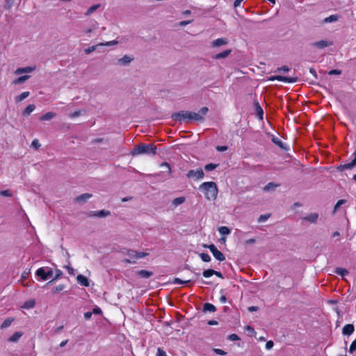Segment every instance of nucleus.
Here are the masks:
<instances>
[{"label":"nucleus","instance_id":"obj_20","mask_svg":"<svg viewBox=\"0 0 356 356\" xmlns=\"http://www.w3.org/2000/svg\"><path fill=\"white\" fill-rule=\"evenodd\" d=\"M30 273L31 268H26L24 270L21 275V282L24 286H27L29 285L27 284H24V280H26L29 278V275L30 274Z\"/></svg>","mask_w":356,"mask_h":356},{"label":"nucleus","instance_id":"obj_7","mask_svg":"<svg viewBox=\"0 0 356 356\" xmlns=\"http://www.w3.org/2000/svg\"><path fill=\"white\" fill-rule=\"evenodd\" d=\"M353 156L354 159L351 162L343 165H339V166L337 167V170L338 171L341 172L344 170L353 168L356 165V150L354 152Z\"/></svg>","mask_w":356,"mask_h":356},{"label":"nucleus","instance_id":"obj_12","mask_svg":"<svg viewBox=\"0 0 356 356\" xmlns=\"http://www.w3.org/2000/svg\"><path fill=\"white\" fill-rule=\"evenodd\" d=\"M134 60V58L131 57L128 55H124L122 58H119L118 60V64L122 65V66H127L129 65L131 61Z\"/></svg>","mask_w":356,"mask_h":356},{"label":"nucleus","instance_id":"obj_9","mask_svg":"<svg viewBox=\"0 0 356 356\" xmlns=\"http://www.w3.org/2000/svg\"><path fill=\"white\" fill-rule=\"evenodd\" d=\"M332 44H333L332 42L324 40L312 43V46H313L317 49H324V48L330 47Z\"/></svg>","mask_w":356,"mask_h":356},{"label":"nucleus","instance_id":"obj_23","mask_svg":"<svg viewBox=\"0 0 356 356\" xmlns=\"http://www.w3.org/2000/svg\"><path fill=\"white\" fill-rule=\"evenodd\" d=\"M33 70H34V68H33L31 67H19L16 70L15 74H22V73H30V72H33Z\"/></svg>","mask_w":356,"mask_h":356},{"label":"nucleus","instance_id":"obj_52","mask_svg":"<svg viewBox=\"0 0 356 356\" xmlns=\"http://www.w3.org/2000/svg\"><path fill=\"white\" fill-rule=\"evenodd\" d=\"M0 195L4 197H11L12 194L8 190L0 191Z\"/></svg>","mask_w":356,"mask_h":356},{"label":"nucleus","instance_id":"obj_49","mask_svg":"<svg viewBox=\"0 0 356 356\" xmlns=\"http://www.w3.org/2000/svg\"><path fill=\"white\" fill-rule=\"evenodd\" d=\"M213 351L220 355H225L227 353L224 351L223 350L219 349V348H213Z\"/></svg>","mask_w":356,"mask_h":356},{"label":"nucleus","instance_id":"obj_34","mask_svg":"<svg viewBox=\"0 0 356 356\" xmlns=\"http://www.w3.org/2000/svg\"><path fill=\"white\" fill-rule=\"evenodd\" d=\"M218 232L221 235H228L230 234V229L225 226H222L218 228Z\"/></svg>","mask_w":356,"mask_h":356},{"label":"nucleus","instance_id":"obj_60","mask_svg":"<svg viewBox=\"0 0 356 356\" xmlns=\"http://www.w3.org/2000/svg\"><path fill=\"white\" fill-rule=\"evenodd\" d=\"M92 313L95 314H101L102 313V312L99 307H96L92 309Z\"/></svg>","mask_w":356,"mask_h":356},{"label":"nucleus","instance_id":"obj_26","mask_svg":"<svg viewBox=\"0 0 356 356\" xmlns=\"http://www.w3.org/2000/svg\"><path fill=\"white\" fill-rule=\"evenodd\" d=\"M334 273L337 275H341L342 277L348 275V273H349L347 269L343 268H339V267L336 268L334 269Z\"/></svg>","mask_w":356,"mask_h":356},{"label":"nucleus","instance_id":"obj_51","mask_svg":"<svg viewBox=\"0 0 356 356\" xmlns=\"http://www.w3.org/2000/svg\"><path fill=\"white\" fill-rule=\"evenodd\" d=\"M356 350V340H354L350 344L349 352L353 353Z\"/></svg>","mask_w":356,"mask_h":356},{"label":"nucleus","instance_id":"obj_19","mask_svg":"<svg viewBox=\"0 0 356 356\" xmlns=\"http://www.w3.org/2000/svg\"><path fill=\"white\" fill-rule=\"evenodd\" d=\"M232 52V49L225 50L221 53L217 54L213 56L214 59H221L227 58Z\"/></svg>","mask_w":356,"mask_h":356},{"label":"nucleus","instance_id":"obj_59","mask_svg":"<svg viewBox=\"0 0 356 356\" xmlns=\"http://www.w3.org/2000/svg\"><path fill=\"white\" fill-rule=\"evenodd\" d=\"M63 275V273L60 270H56V275H55V277H54V279L56 280H58Z\"/></svg>","mask_w":356,"mask_h":356},{"label":"nucleus","instance_id":"obj_17","mask_svg":"<svg viewBox=\"0 0 356 356\" xmlns=\"http://www.w3.org/2000/svg\"><path fill=\"white\" fill-rule=\"evenodd\" d=\"M318 218V214L316 213H312L303 218L305 220L309 221L312 223H316Z\"/></svg>","mask_w":356,"mask_h":356},{"label":"nucleus","instance_id":"obj_41","mask_svg":"<svg viewBox=\"0 0 356 356\" xmlns=\"http://www.w3.org/2000/svg\"><path fill=\"white\" fill-rule=\"evenodd\" d=\"M13 322V319H10V318H7L6 319L3 323L1 325V328L3 329V328H6L8 327V326L10 325V324L12 323Z\"/></svg>","mask_w":356,"mask_h":356},{"label":"nucleus","instance_id":"obj_16","mask_svg":"<svg viewBox=\"0 0 356 356\" xmlns=\"http://www.w3.org/2000/svg\"><path fill=\"white\" fill-rule=\"evenodd\" d=\"M77 282L83 286H89V280L88 279L83 275H79L76 277Z\"/></svg>","mask_w":356,"mask_h":356},{"label":"nucleus","instance_id":"obj_54","mask_svg":"<svg viewBox=\"0 0 356 356\" xmlns=\"http://www.w3.org/2000/svg\"><path fill=\"white\" fill-rule=\"evenodd\" d=\"M290 70L289 67L286 65H284L281 67H278L277 70V72H281V71H283L284 72H287Z\"/></svg>","mask_w":356,"mask_h":356},{"label":"nucleus","instance_id":"obj_61","mask_svg":"<svg viewBox=\"0 0 356 356\" xmlns=\"http://www.w3.org/2000/svg\"><path fill=\"white\" fill-rule=\"evenodd\" d=\"M274 343L273 341H268L266 343V348L270 350L273 348Z\"/></svg>","mask_w":356,"mask_h":356},{"label":"nucleus","instance_id":"obj_28","mask_svg":"<svg viewBox=\"0 0 356 356\" xmlns=\"http://www.w3.org/2000/svg\"><path fill=\"white\" fill-rule=\"evenodd\" d=\"M213 255L217 260L220 261H222L225 259V257L224 256V254L218 250L214 251Z\"/></svg>","mask_w":356,"mask_h":356},{"label":"nucleus","instance_id":"obj_40","mask_svg":"<svg viewBox=\"0 0 356 356\" xmlns=\"http://www.w3.org/2000/svg\"><path fill=\"white\" fill-rule=\"evenodd\" d=\"M35 300H31L26 301L24 303V307L26 308V309L33 308L35 306Z\"/></svg>","mask_w":356,"mask_h":356},{"label":"nucleus","instance_id":"obj_15","mask_svg":"<svg viewBox=\"0 0 356 356\" xmlns=\"http://www.w3.org/2000/svg\"><path fill=\"white\" fill-rule=\"evenodd\" d=\"M254 105L255 107L257 116L259 118V120H262L264 118V111L262 108L261 107L258 102L255 101Z\"/></svg>","mask_w":356,"mask_h":356},{"label":"nucleus","instance_id":"obj_6","mask_svg":"<svg viewBox=\"0 0 356 356\" xmlns=\"http://www.w3.org/2000/svg\"><path fill=\"white\" fill-rule=\"evenodd\" d=\"M188 178H193L196 179H203L204 177V173L202 168H198L197 170H191L188 172L186 175Z\"/></svg>","mask_w":356,"mask_h":356},{"label":"nucleus","instance_id":"obj_53","mask_svg":"<svg viewBox=\"0 0 356 356\" xmlns=\"http://www.w3.org/2000/svg\"><path fill=\"white\" fill-rule=\"evenodd\" d=\"M156 356H167V354L162 348H158Z\"/></svg>","mask_w":356,"mask_h":356},{"label":"nucleus","instance_id":"obj_8","mask_svg":"<svg viewBox=\"0 0 356 356\" xmlns=\"http://www.w3.org/2000/svg\"><path fill=\"white\" fill-rule=\"evenodd\" d=\"M269 80L270 81L277 80V81H284V82H287V83H295L298 81V78L297 77H287V76H282L277 75V76H273L270 77Z\"/></svg>","mask_w":356,"mask_h":356},{"label":"nucleus","instance_id":"obj_2","mask_svg":"<svg viewBox=\"0 0 356 356\" xmlns=\"http://www.w3.org/2000/svg\"><path fill=\"white\" fill-rule=\"evenodd\" d=\"M199 189L204 193V195L207 200H214L216 199L218 190L215 182H204L200 186Z\"/></svg>","mask_w":356,"mask_h":356},{"label":"nucleus","instance_id":"obj_32","mask_svg":"<svg viewBox=\"0 0 356 356\" xmlns=\"http://www.w3.org/2000/svg\"><path fill=\"white\" fill-rule=\"evenodd\" d=\"M35 108V106L34 104H29L24 109L23 114L24 115H29L31 114V113H32L34 111Z\"/></svg>","mask_w":356,"mask_h":356},{"label":"nucleus","instance_id":"obj_63","mask_svg":"<svg viewBox=\"0 0 356 356\" xmlns=\"http://www.w3.org/2000/svg\"><path fill=\"white\" fill-rule=\"evenodd\" d=\"M161 167H165L167 168L168 173L170 172V164L167 162H163L161 165Z\"/></svg>","mask_w":356,"mask_h":356},{"label":"nucleus","instance_id":"obj_56","mask_svg":"<svg viewBox=\"0 0 356 356\" xmlns=\"http://www.w3.org/2000/svg\"><path fill=\"white\" fill-rule=\"evenodd\" d=\"M65 268L67 269V270L70 275H75L74 270L72 267H71L70 266H65Z\"/></svg>","mask_w":356,"mask_h":356},{"label":"nucleus","instance_id":"obj_33","mask_svg":"<svg viewBox=\"0 0 356 356\" xmlns=\"http://www.w3.org/2000/svg\"><path fill=\"white\" fill-rule=\"evenodd\" d=\"M339 19L338 15H332L328 17H326L323 19V23H330L332 22H336Z\"/></svg>","mask_w":356,"mask_h":356},{"label":"nucleus","instance_id":"obj_50","mask_svg":"<svg viewBox=\"0 0 356 356\" xmlns=\"http://www.w3.org/2000/svg\"><path fill=\"white\" fill-rule=\"evenodd\" d=\"M228 339L230 341H238L240 338L236 334H232L229 335Z\"/></svg>","mask_w":356,"mask_h":356},{"label":"nucleus","instance_id":"obj_58","mask_svg":"<svg viewBox=\"0 0 356 356\" xmlns=\"http://www.w3.org/2000/svg\"><path fill=\"white\" fill-rule=\"evenodd\" d=\"M204 247L208 248L212 254H213L214 251H216L218 250L213 244L204 245Z\"/></svg>","mask_w":356,"mask_h":356},{"label":"nucleus","instance_id":"obj_35","mask_svg":"<svg viewBox=\"0 0 356 356\" xmlns=\"http://www.w3.org/2000/svg\"><path fill=\"white\" fill-rule=\"evenodd\" d=\"M186 201V198L184 197H179L173 200L172 204L175 206H178Z\"/></svg>","mask_w":356,"mask_h":356},{"label":"nucleus","instance_id":"obj_64","mask_svg":"<svg viewBox=\"0 0 356 356\" xmlns=\"http://www.w3.org/2000/svg\"><path fill=\"white\" fill-rule=\"evenodd\" d=\"M92 314V312H87L84 313L85 319L89 320L91 318Z\"/></svg>","mask_w":356,"mask_h":356},{"label":"nucleus","instance_id":"obj_47","mask_svg":"<svg viewBox=\"0 0 356 356\" xmlns=\"http://www.w3.org/2000/svg\"><path fill=\"white\" fill-rule=\"evenodd\" d=\"M208 111H209V108L207 107L204 106V107L201 108L200 110L199 111V112L197 113L200 114L202 117H204V115H205Z\"/></svg>","mask_w":356,"mask_h":356},{"label":"nucleus","instance_id":"obj_14","mask_svg":"<svg viewBox=\"0 0 356 356\" xmlns=\"http://www.w3.org/2000/svg\"><path fill=\"white\" fill-rule=\"evenodd\" d=\"M355 331V327L353 324H347L342 329V334L343 335L350 336Z\"/></svg>","mask_w":356,"mask_h":356},{"label":"nucleus","instance_id":"obj_22","mask_svg":"<svg viewBox=\"0 0 356 356\" xmlns=\"http://www.w3.org/2000/svg\"><path fill=\"white\" fill-rule=\"evenodd\" d=\"M56 114L54 112H48L47 113H45L44 115H42L40 118V120L41 121H46V120H51L52 118H54V117H56Z\"/></svg>","mask_w":356,"mask_h":356},{"label":"nucleus","instance_id":"obj_30","mask_svg":"<svg viewBox=\"0 0 356 356\" xmlns=\"http://www.w3.org/2000/svg\"><path fill=\"white\" fill-rule=\"evenodd\" d=\"M98 27V23L97 22H93L91 26L88 29H86L85 31H84V33L89 35V34L90 33H92L94 30L97 29Z\"/></svg>","mask_w":356,"mask_h":356},{"label":"nucleus","instance_id":"obj_27","mask_svg":"<svg viewBox=\"0 0 356 356\" xmlns=\"http://www.w3.org/2000/svg\"><path fill=\"white\" fill-rule=\"evenodd\" d=\"M30 76L29 75H24L18 77L15 80L13 81L14 84H20L24 82H25L26 80L29 79Z\"/></svg>","mask_w":356,"mask_h":356},{"label":"nucleus","instance_id":"obj_5","mask_svg":"<svg viewBox=\"0 0 356 356\" xmlns=\"http://www.w3.org/2000/svg\"><path fill=\"white\" fill-rule=\"evenodd\" d=\"M36 275L42 280H47L53 275V270L51 269L48 270L47 271L45 270L44 268H40L36 271Z\"/></svg>","mask_w":356,"mask_h":356},{"label":"nucleus","instance_id":"obj_1","mask_svg":"<svg viewBox=\"0 0 356 356\" xmlns=\"http://www.w3.org/2000/svg\"><path fill=\"white\" fill-rule=\"evenodd\" d=\"M171 118L175 121L180 122H187L190 120L203 122L204 120V118L202 117L200 114H197V113L193 111H181L177 113H172L171 115Z\"/></svg>","mask_w":356,"mask_h":356},{"label":"nucleus","instance_id":"obj_10","mask_svg":"<svg viewBox=\"0 0 356 356\" xmlns=\"http://www.w3.org/2000/svg\"><path fill=\"white\" fill-rule=\"evenodd\" d=\"M202 275L204 277H209L215 275L220 278H222V279L223 278V275L220 272L216 271L213 269H207V270H204L202 273Z\"/></svg>","mask_w":356,"mask_h":356},{"label":"nucleus","instance_id":"obj_36","mask_svg":"<svg viewBox=\"0 0 356 356\" xmlns=\"http://www.w3.org/2000/svg\"><path fill=\"white\" fill-rule=\"evenodd\" d=\"M29 95V92H24L17 97H16L15 100L17 102H21L24 100L25 98L28 97Z\"/></svg>","mask_w":356,"mask_h":356},{"label":"nucleus","instance_id":"obj_21","mask_svg":"<svg viewBox=\"0 0 356 356\" xmlns=\"http://www.w3.org/2000/svg\"><path fill=\"white\" fill-rule=\"evenodd\" d=\"M137 274L140 277L147 279L151 277L153 275V273L147 270H140L137 273Z\"/></svg>","mask_w":356,"mask_h":356},{"label":"nucleus","instance_id":"obj_3","mask_svg":"<svg viewBox=\"0 0 356 356\" xmlns=\"http://www.w3.org/2000/svg\"><path fill=\"white\" fill-rule=\"evenodd\" d=\"M156 146L154 144L140 143L135 146L130 154L132 156H136L139 154L155 155L156 154Z\"/></svg>","mask_w":356,"mask_h":356},{"label":"nucleus","instance_id":"obj_38","mask_svg":"<svg viewBox=\"0 0 356 356\" xmlns=\"http://www.w3.org/2000/svg\"><path fill=\"white\" fill-rule=\"evenodd\" d=\"M272 141L282 149H286L285 147L284 146L283 143L278 138L273 137L272 138Z\"/></svg>","mask_w":356,"mask_h":356},{"label":"nucleus","instance_id":"obj_11","mask_svg":"<svg viewBox=\"0 0 356 356\" xmlns=\"http://www.w3.org/2000/svg\"><path fill=\"white\" fill-rule=\"evenodd\" d=\"M111 215V212L106 210H101L97 211H91L89 216L104 218Z\"/></svg>","mask_w":356,"mask_h":356},{"label":"nucleus","instance_id":"obj_13","mask_svg":"<svg viewBox=\"0 0 356 356\" xmlns=\"http://www.w3.org/2000/svg\"><path fill=\"white\" fill-rule=\"evenodd\" d=\"M229 42V40L226 38H218L212 42L211 46L213 47H218L220 46L225 45Z\"/></svg>","mask_w":356,"mask_h":356},{"label":"nucleus","instance_id":"obj_4","mask_svg":"<svg viewBox=\"0 0 356 356\" xmlns=\"http://www.w3.org/2000/svg\"><path fill=\"white\" fill-rule=\"evenodd\" d=\"M125 254L129 257V259H124L123 260V261L127 264H135L136 259L145 257L148 255L147 253L137 252L134 250H127Z\"/></svg>","mask_w":356,"mask_h":356},{"label":"nucleus","instance_id":"obj_37","mask_svg":"<svg viewBox=\"0 0 356 356\" xmlns=\"http://www.w3.org/2000/svg\"><path fill=\"white\" fill-rule=\"evenodd\" d=\"M219 165L218 163H208L204 166V169L206 171H211L215 170Z\"/></svg>","mask_w":356,"mask_h":356},{"label":"nucleus","instance_id":"obj_48","mask_svg":"<svg viewBox=\"0 0 356 356\" xmlns=\"http://www.w3.org/2000/svg\"><path fill=\"white\" fill-rule=\"evenodd\" d=\"M31 147L38 149L40 147V143L38 139H34L31 143Z\"/></svg>","mask_w":356,"mask_h":356},{"label":"nucleus","instance_id":"obj_39","mask_svg":"<svg viewBox=\"0 0 356 356\" xmlns=\"http://www.w3.org/2000/svg\"><path fill=\"white\" fill-rule=\"evenodd\" d=\"M200 257L204 262H209L211 261V257L207 253L202 252L200 254Z\"/></svg>","mask_w":356,"mask_h":356},{"label":"nucleus","instance_id":"obj_44","mask_svg":"<svg viewBox=\"0 0 356 356\" xmlns=\"http://www.w3.org/2000/svg\"><path fill=\"white\" fill-rule=\"evenodd\" d=\"M270 216V214H264V215H261L259 218H258V222H264L266 220H267Z\"/></svg>","mask_w":356,"mask_h":356},{"label":"nucleus","instance_id":"obj_31","mask_svg":"<svg viewBox=\"0 0 356 356\" xmlns=\"http://www.w3.org/2000/svg\"><path fill=\"white\" fill-rule=\"evenodd\" d=\"M277 186H279V184H276L274 182H270L264 187V191L267 192L270 190H274Z\"/></svg>","mask_w":356,"mask_h":356},{"label":"nucleus","instance_id":"obj_29","mask_svg":"<svg viewBox=\"0 0 356 356\" xmlns=\"http://www.w3.org/2000/svg\"><path fill=\"white\" fill-rule=\"evenodd\" d=\"M100 4H95V5H92V6H90L88 10L86 12L85 15L86 16H89L92 13H94L95 11H96L99 7H100Z\"/></svg>","mask_w":356,"mask_h":356},{"label":"nucleus","instance_id":"obj_62","mask_svg":"<svg viewBox=\"0 0 356 356\" xmlns=\"http://www.w3.org/2000/svg\"><path fill=\"white\" fill-rule=\"evenodd\" d=\"M80 115H81V111H76L74 113H71L70 115V117L72 118H74L79 116Z\"/></svg>","mask_w":356,"mask_h":356},{"label":"nucleus","instance_id":"obj_25","mask_svg":"<svg viewBox=\"0 0 356 356\" xmlns=\"http://www.w3.org/2000/svg\"><path fill=\"white\" fill-rule=\"evenodd\" d=\"M22 336V332H15L9 339V342H17L19 338Z\"/></svg>","mask_w":356,"mask_h":356},{"label":"nucleus","instance_id":"obj_43","mask_svg":"<svg viewBox=\"0 0 356 356\" xmlns=\"http://www.w3.org/2000/svg\"><path fill=\"white\" fill-rule=\"evenodd\" d=\"M346 200H339L334 206V212H336L342 204L346 203Z\"/></svg>","mask_w":356,"mask_h":356},{"label":"nucleus","instance_id":"obj_46","mask_svg":"<svg viewBox=\"0 0 356 356\" xmlns=\"http://www.w3.org/2000/svg\"><path fill=\"white\" fill-rule=\"evenodd\" d=\"M190 282H191V280L183 281L179 278H175L173 282L174 284H188Z\"/></svg>","mask_w":356,"mask_h":356},{"label":"nucleus","instance_id":"obj_18","mask_svg":"<svg viewBox=\"0 0 356 356\" xmlns=\"http://www.w3.org/2000/svg\"><path fill=\"white\" fill-rule=\"evenodd\" d=\"M92 197V194L90 193H83L76 197V202H86L89 198Z\"/></svg>","mask_w":356,"mask_h":356},{"label":"nucleus","instance_id":"obj_24","mask_svg":"<svg viewBox=\"0 0 356 356\" xmlns=\"http://www.w3.org/2000/svg\"><path fill=\"white\" fill-rule=\"evenodd\" d=\"M216 311V307L211 303L207 302L203 306V312H214Z\"/></svg>","mask_w":356,"mask_h":356},{"label":"nucleus","instance_id":"obj_57","mask_svg":"<svg viewBox=\"0 0 356 356\" xmlns=\"http://www.w3.org/2000/svg\"><path fill=\"white\" fill-rule=\"evenodd\" d=\"M328 74L330 75H339L341 74V71L339 70H332L328 72Z\"/></svg>","mask_w":356,"mask_h":356},{"label":"nucleus","instance_id":"obj_42","mask_svg":"<svg viewBox=\"0 0 356 356\" xmlns=\"http://www.w3.org/2000/svg\"><path fill=\"white\" fill-rule=\"evenodd\" d=\"M97 46H99V45L97 44V45H93V46L89 47L88 48L85 49L84 51L86 54H90V53H92V51H94L97 49Z\"/></svg>","mask_w":356,"mask_h":356},{"label":"nucleus","instance_id":"obj_55","mask_svg":"<svg viewBox=\"0 0 356 356\" xmlns=\"http://www.w3.org/2000/svg\"><path fill=\"white\" fill-rule=\"evenodd\" d=\"M118 42L116 41V40H113V41H111V42H107L106 43H99V44H98V45H101V46H102V45L111 46V45L116 44H118Z\"/></svg>","mask_w":356,"mask_h":356},{"label":"nucleus","instance_id":"obj_45","mask_svg":"<svg viewBox=\"0 0 356 356\" xmlns=\"http://www.w3.org/2000/svg\"><path fill=\"white\" fill-rule=\"evenodd\" d=\"M65 289V286L63 284H60L58 286H56L54 290H53V293H59L60 291H63V289Z\"/></svg>","mask_w":356,"mask_h":356}]
</instances>
